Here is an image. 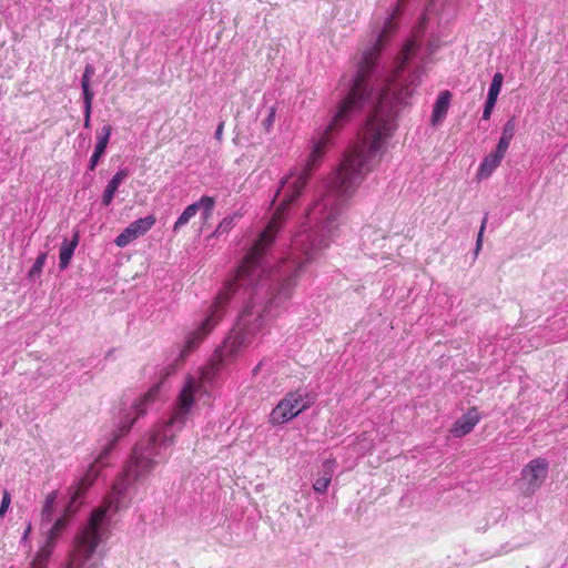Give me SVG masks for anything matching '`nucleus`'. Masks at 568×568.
Listing matches in <instances>:
<instances>
[{
    "label": "nucleus",
    "mask_w": 568,
    "mask_h": 568,
    "mask_svg": "<svg viewBox=\"0 0 568 568\" xmlns=\"http://www.w3.org/2000/svg\"><path fill=\"white\" fill-rule=\"evenodd\" d=\"M287 399L293 404V409L297 410L303 404L306 405V409L315 402V396L297 389L286 394Z\"/></svg>",
    "instance_id": "17"
},
{
    "label": "nucleus",
    "mask_w": 568,
    "mask_h": 568,
    "mask_svg": "<svg viewBox=\"0 0 568 568\" xmlns=\"http://www.w3.org/2000/svg\"><path fill=\"white\" fill-rule=\"evenodd\" d=\"M112 133V126L110 124L104 125L101 132L98 134V140L94 146V151L89 160L88 171L93 172L98 166L101 158L104 155L108 148V143Z\"/></svg>",
    "instance_id": "10"
},
{
    "label": "nucleus",
    "mask_w": 568,
    "mask_h": 568,
    "mask_svg": "<svg viewBox=\"0 0 568 568\" xmlns=\"http://www.w3.org/2000/svg\"><path fill=\"white\" fill-rule=\"evenodd\" d=\"M516 126H517L516 118L515 116L509 118L503 126L501 135L513 139L515 135V132H516Z\"/></svg>",
    "instance_id": "24"
},
{
    "label": "nucleus",
    "mask_w": 568,
    "mask_h": 568,
    "mask_svg": "<svg viewBox=\"0 0 568 568\" xmlns=\"http://www.w3.org/2000/svg\"><path fill=\"white\" fill-rule=\"evenodd\" d=\"M549 470V463L545 458L531 459L521 470L523 494L532 496L545 483Z\"/></svg>",
    "instance_id": "4"
},
{
    "label": "nucleus",
    "mask_w": 568,
    "mask_h": 568,
    "mask_svg": "<svg viewBox=\"0 0 568 568\" xmlns=\"http://www.w3.org/2000/svg\"><path fill=\"white\" fill-rule=\"evenodd\" d=\"M197 213L196 204H190L184 209L182 214L178 217L174 223L173 232H178L182 226L189 223V221Z\"/></svg>",
    "instance_id": "19"
},
{
    "label": "nucleus",
    "mask_w": 568,
    "mask_h": 568,
    "mask_svg": "<svg viewBox=\"0 0 568 568\" xmlns=\"http://www.w3.org/2000/svg\"><path fill=\"white\" fill-rule=\"evenodd\" d=\"M480 417L475 407L463 414L454 424L450 433L454 437L460 438L469 434L479 422Z\"/></svg>",
    "instance_id": "9"
},
{
    "label": "nucleus",
    "mask_w": 568,
    "mask_h": 568,
    "mask_svg": "<svg viewBox=\"0 0 568 568\" xmlns=\"http://www.w3.org/2000/svg\"><path fill=\"white\" fill-rule=\"evenodd\" d=\"M504 75L500 72H496L493 77L491 83L489 85L487 98L496 99L498 98L501 85H503Z\"/></svg>",
    "instance_id": "21"
},
{
    "label": "nucleus",
    "mask_w": 568,
    "mask_h": 568,
    "mask_svg": "<svg viewBox=\"0 0 568 568\" xmlns=\"http://www.w3.org/2000/svg\"><path fill=\"white\" fill-rule=\"evenodd\" d=\"M68 519L60 517L55 520L52 527L48 530L44 545L39 549L36 557L31 562V568H47L49 559L55 548L57 540L60 534L65 529Z\"/></svg>",
    "instance_id": "5"
},
{
    "label": "nucleus",
    "mask_w": 568,
    "mask_h": 568,
    "mask_svg": "<svg viewBox=\"0 0 568 568\" xmlns=\"http://www.w3.org/2000/svg\"><path fill=\"white\" fill-rule=\"evenodd\" d=\"M386 237L377 230L371 227L363 229L362 231V251L369 256H375L378 253L375 248H383Z\"/></svg>",
    "instance_id": "11"
},
{
    "label": "nucleus",
    "mask_w": 568,
    "mask_h": 568,
    "mask_svg": "<svg viewBox=\"0 0 568 568\" xmlns=\"http://www.w3.org/2000/svg\"><path fill=\"white\" fill-rule=\"evenodd\" d=\"M30 531H31V524L29 523V525L27 526V528L22 535V538H21L22 541H26L28 539Z\"/></svg>",
    "instance_id": "31"
},
{
    "label": "nucleus",
    "mask_w": 568,
    "mask_h": 568,
    "mask_svg": "<svg viewBox=\"0 0 568 568\" xmlns=\"http://www.w3.org/2000/svg\"><path fill=\"white\" fill-rule=\"evenodd\" d=\"M11 504V495L7 489H3L2 499L0 504V518H2Z\"/></svg>",
    "instance_id": "27"
},
{
    "label": "nucleus",
    "mask_w": 568,
    "mask_h": 568,
    "mask_svg": "<svg viewBox=\"0 0 568 568\" xmlns=\"http://www.w3.org/2000/svg\"><path fill=\"white\" fill-rule=\"evenodd\" d=\"M128 176H129L128 169H120L112 176V179L109 181L108 185L105 186L102 197H101L102 204L104 206H109L112 203L119 186Z\"/></svg>",
    "instance_id": "13"
},
{
    "label": "nucleus",
    "mask_w": 568,
    "mask_h": 568,
    "mask_svg": "<svg viewBox=\"0 0 568 568\" xmlns=\"http://www.w3.org/2000/svg\"><path fill=\"white\" fill-rule=\"evenodd\" d=\"M2 426H3V424H2V422L0 420V428H2Z\"/></svg>",
    "instance_id": "32"
},
{
    "label": "nucleus",
    "mask_w": 568,
    "mask_h": 568,
    "mask_svg": "<svg viewBox=\"0 0 568 568\" xmlns=\"http://www.w3.org/2000/svg\"><path fill=\"white\" fill-rule=\"evenodd\" d=\"M241 215L237 213H234L232 215L225 216L216 226L215 231L213 232L214 236H220L223 233H227L230 230L233 229L235 224V219L240 217Z\"/></svg>",
    "instance_id": "20"
},
{
    "label": "nucleus",
    "mask_w": 568,
    "mask_h": 568,
    "mask_svg": "<svg viewBox=\"0 0 568 568\" xmlns=\"http://www.w3.org/2000/svg\"><path fill=\"white\" fill-rule=\"evenodd\" d=\"M306 410V405L303 404L297 410L293 409V404L285 396L271 412L270 422L274 425H281L290 422L300 413Z\"/></svg>",
    "instance_id": "8"
},
{
    "label": "nucleus",
    "mask_w": 568,
    "mask_h": 568,
    "mask_svg": "<svg viewBox=\"0 0 568 568\" xmlns=\"http://www.w3.org/2000/svg\"><path fill=\"white\" fill-rule=\"evenodd\" d=\"M95 69L92 64H87L84 68V72L81 78V88L83 95V126L85 129L91 128V112H92V102L94 98V92L91 90L90 83L91 78L94 74Z\"/></svg>",
    "instance_id": "7"
},
{
    "label": "nucleus",
    "mask_w": 568,
    "mask_h": 568,
    "mask_svg": "<svg viewBox=\"0 0 568 568\" xmlns=\"http://www.w3.org/2000/svg\"><path fill=\"white\" fill-rule=\"evenodd\" d=\"M53 503H54V495L53 494L48 495L44 506L42 508V513H41L42 526L44 524H49L51 521V515L53 511Z\"/></svg>",
    "instance_id": "23"
},
{
    "label": "nucleus",
    "mask_w": 568,
    "mask_h": 568,
    "mask_svg": "<svg viewBox=\"0 0 568 568\" xmlns=\"http://www.w3.org/2000/svg\"><path fill=\"white\" fill-rule=\"evenodd\" d=\"M276 108L273 105L268 108L266 118L262 121V125L266 132H270L275 122Z\"/></svg>",
    "instance_id": "25"
},
{
    "label": "nucleus",
    "mask_w": 568,
    "mask_h": 568,
    "mask_svg": "<svg viewBox=\"0 0 568 568\" xmlns=\"http://www.w3.org/2000/svg\"><path fill=\"white\" fill-rule=\"evenodd\" d=\"M47 257H48L47 252H42L37 256L33 265L29 270V273H28L29 278H34L41 274L43 265L45 264Z\"/></svg>",
    "instance_id": "22"
},
{
    "label": "nucleus",
    "mask_w": 568,
    "mask_h": 568,
    "mask_svg": "<svg viewBox=\"0 0 568 568\" xmlns=\"http://www.w3.org/2000/svg\"><path fill=\"white\" fill-rule=\"evenodd\" d=\"M511 140L513 139H510V138H506V136L501 135L495 150H497L498 153L506 154Z\"/></svg>",
    "instance_id": "29"
},
{
    "label": "nucleus",
    "mask_w": 568,
    "mask_h": 568,
    "mask_svg": "<svg viewBox=\"0 0 568 568\" xmlns=\"http://www.w3.org/2000/svg\"><path fill=\"white\" fill-rule=\"evenodd\" d=\"M193 204H196L197 212L202 210V220L203 222H206L212 216L215 206V199L209 195H203L199 201L194 202Z\"/></svg>",
    "instance_id": "18"
},
{
    "label": "nucleus",
    "mask_w": 568,
    "mask_h": 568,
    "mask_svg": "<svg viewBox=\"0 0 568 568\" xmlns=\"http://www.w3.org/2000/svg\"><path fill=\"white\" fill-rule=\"evenodd\" d=\"M452 93L448 90L442 91L434 104L430 122L433 125L440 123L447 115Z\"/></svg>",
    "instance_id": "14"
},
{
    "label": "nucleus",
    "mask_w": 568,
    "mask_h": 568,
    "mask_svg": "<svg viewBox=\"0 0 568 568\" xmlns=\"http://www.w3.org/2000/svg\"><path fill=\"white\" fill-rule=\"evenodd\" d=\"M505 154L498 153L497 150H494L490 152L487 156L484 158L478 172L477 178L479 180L487 179L491 175V173L499 166L501 163V160L504 159Z\"/></svg>",
    "instance_id": "16"
},
{
    "label": "nucleus",
    "mask_w": 568,
    "mask_h": 568,
    "mask_svg": "<svg viewBox=\"0 0 568 568\" xmlns=\"http://www.w3.org/2000/svg\"><path fill=\"white\" fill-rule=\"evenodd\" d=\"M224 124H225V122H224V121H221V122L217 124V128H216L215 133H214V138H215L217 141H222L223 130H224Z\"/></svg>",
    "instance_id": "30"
},
{
    "label": "nucleus",
    "mask_w": 568,
    "mask_h": 568,
    "mask_svg": "<svg viewBox=\"0 0 568 568\" xmlns=\"http://www.w3.org/2000/svg\"><path fill=\"white\" fill-rule=\"evenodd\" d=\"M155 223L153 215L138 219L126 226L114 240L119 247H125L133 240L144 235Z\"/></svg>",
    "instance_id": "6"
},
{
    "label": "nucleus",
    "mask_w": 568,
    "mask_h": 568,
    "mask_svg": "<svg viewBox=\"0 0 568 568\" xmlns=\"http://www.w3.org/2000/svg\"><path fill=\"white\" fill-rule=\"evenodd\" d=\"M398 14L396 9L385 19L355 73L341 79L338 101L328 110V122L313 135L305 166L281 179L270 222L186 338H205L232 301L243 303V311L225 338H253L286 310L302 267L329 246L347 201L373 170L384 139L420 82L418 68L406 72L417 51L414 40L404 45L394 72L379 78V57L396 31Z\"/></svg>",
    "instance_id": "1"
},
{
    "label": "nucleus",
    "mask_w": 568,
    "mask_h": 568,
    "mask_svg": "<svg viewBox=\"0 0 568 568\" xmlns=\"http://www.w3.org/2000/svg\"><path fill=\"white\" fill-rule=\"evenodd\" d=\"M336 468V462L333 458L326 459L321 466L318 477L313 483V489L315 493L325 494Z\"/></svg>",
    "instance_id": "12"
},
{
    "label": "nucleus",
    "mask_w": 568,
    "mask_h": 568,
    "mask_svg": "<svg viewBox=\"0 0 568 568\" xmlns=\"http://www.w3.org/2000/svg\"><path fill=\"white\" fill-rule=\"evenodd\" d=\"M496 102H497L496 99H491V98L486 99L485 104H484V110H483V120L488 121L490 119V115L496 105Z\"/></svg>",
    "instance_id": "26"
},
{
    "label": "nucleus",
    "mask_w": 568,
    "mask_h": 568,
    "mask_svg": "<svg viewBox=\"0 0 568 568\" xmlns=\"http://www.w3.org/2000/svg\"><path fill=\"white\" fill-rule=\"evenodd\" d=\"M486 223H487V214L484 216V219L481 221L480 230H479L478 235H477L475 254H478L479 250L481 248L483 234H484V231H485V227H486Z\"/></svg>",
    "instance_id": "28"
},
{
    "label": "nucleus",
    "mask_w": 568,
    "mask_h": 568,
    "mask_svg": "<svg viewBox=\"0 0 568 568\" xmlns=\"http://www.w3.org/2000/svg\"><path fill=\"white\" fill-rule=\"evenodd\" d=\"M160 393V384L154 385L144 395L136 398L131 407V412L125 414L119 422L116 429L112 430L106 438L105 444L102 445L101 452L92 463L87 473L82 476L75 485L70 487V501L68 508L70 510L77 509L82 503L87 490L93 485L98 478L101 468L108 465V456L115 447L121 437L125 436L132 428L135 420L143 416L148 407L155 400Z\"/></svg>",
    "instance_id": "3"
},
{
    "label": "nucleus",
    "mask_w": 568,
    "mask_h": 568,
    "mask_svg": "<svg viewBox=\"0 0 568 568\" xmlns=\"http://www.w3.org/2000/svg\"><path fill=\"white\" fill-rule=\"evenodd\" d=\"M196 392H181L179 409L168 422L156 424L141 438L132 449L123 471L114 481L103 505L94 509L85 527L75 537L74 549L65 568H97L99 559L94 557L99 544L108 538L112 516L128 508L131 503V489L138 480L148 476L163 459V450L174 440V430L180 429L195 400Z\"/></svg>",
    "instance_id": "2"
},
{
    "label": "nucleus",
    "mask_w": 568,
    "mask_h": 568,
    "mask_svg": "<svg viewBox=\"0 0 568 568\" xmlns=\"http://www.w3.org/2000/svg\"><path fill=\"white\" fill-rule=\"evenodd\" d=\"M79 244V231H75L71 240L64 239L59 252V267L65 270L71 262L74 251Z\"/></svg>",
    "instance_id": "15"
}]
</instances>
